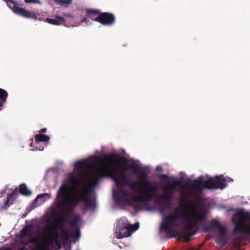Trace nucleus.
I'll return each mask as SVG.
<instances>
[{
	"label": "nucleus",
	"instance_id": "nucleus-34",
	"mask_svg": "<svg viewBox=\"0 0 250 250\" xmlns=\"http://www.w3.org/2000/svg\"><path fill=\"white\" fill-rule=\"evenodd\" d=\"M79 228H80V226L82 225V219H81V218L80 215H79ZM80 236H81V233H80V230L79 229V238L80 237Z\"/></svg>",
	"mask_w": 250,
	"mask_h": 250
},
{
	"label": "nucleus",
	"instance_id": "nucleus-14",
	"mask_svg": "<svg viewBox=\"0 0 250 250\" xmlns=\"http://www.w3.org/2000/svg\"><path fill=\"white\" fill-rule=\"evenodd\" d=\"M13 10L15 13L26 18L37 19L38 16L34 12L26 10L23 8L20 7L15 5H14Z\"/></svg>",
	"mask_w": 250,
	"mask_h": 250
},
{
	"label": "nucleus",
	"instance_id": "nucleus-39",
	"mask_svg": "<svg viewBox=\"0 0 250 250\" xmlns=\"http://www.w3.org/2000/svg\"><path fill=\"white\" fill-rule=\"evenodd\" d=\"M54 170H55V172H56V171L57 170L56 168H54Z\"/></svg>",
	"mask_w": 250,
	"mask_h": 250
},
{
	"label": "nucleus",
	"instance_id": "nucleus-13",
	"mask_svg": "<svg viewBox=\"0 0 250 250\" xmlns=\"http://www.w3.org/2000/svg\"><path fill=\"white\" fill-rule=\"evenodd\" d=\"M115 15L111 13L101 12L100 17L98 18L99 22L103 25H112L115 21Z\"/></svg>",
	"mask_w": 250,
	"mask_h": 250
},
{
	"label": "nucleus",
	"instance_id": "nucleus-29",
	"mask_svg": "<svg viewBox=\"0 0 250 250\" xmlns=\"http://www.w3.org/2000/svg\"><path fill=\"white\" fill-rule=\"evenodd\" d=\"M56 2L59 3L62 5L71 4V0H54Z\"/></svg>",
	"mask_w": 250,
	"mask_h": 250
},
{
	"label": "nucleus",
	"instance_id": "nucleus-24",
	"mask_svg": "<svg viewBox=\"0 0 250 250\" xmlns=\"http://www.w3.org/2000/svg\"><path fill=\"white\" fill-rule=\"evenodd\" d=\"M8 97V93L6 90L0 88V101L5 103Z\"/></svg>",
	"mask_w": 250,
	"mask_h": 250
},
{
	"label": "nucleus",
	"instance_id": "nucleus-36",
	"mask_svg": "<svg viewBox=\"0 0 250 250\" xmlns=\"http://www.w3.org/2000/svg\"><path fill=\"white\" fill-rule=\"evenodd\" d=\"M84 10L83 9H79V13L82 14V13H84Z\"/></svg>",
	"mask_w": 250,
	"mask_h": 250
},
{
	"label": "nucleus",
	"instance_id": "nucleus-20",
	"mask_svg": "<svg viewBox=\"0 0 250 250\" xmlns=\"http://www.w3.org/2000/svg\"><path fill=\"white\" fill-rule=\"evenodd\" d=\"M190 192H187L186 193H182L180 196V201H179V206L184 209H185L187 208V199L190 196Z\"/></svg>",
	"mask_w": 250,
	"mask_h": 250
},
{
	"label": "nucleus",
	"instance_id": "nucleus-21",
	"mask_svg": "<svg viewBox=\"0 0 250 250\" xmlns=\"http://www.w3.org/2000/svg\"><path fill=\"white\" fill-rule=\"evenodd\" d=\"M31 225L25 226L21 230V237H29L31 236Z\"/></svg>",
	"mask_w": 250,
	"mask_h": 250
},
{
	"label": "nucleus",
	"instance_id": "nucleus-19",
	"mask_svg": "<svg viewBox=\"0 0 250 250\" xmlns=\"http://www.w3.org/2000/svg\"><path fill=\"white\" fill-rule=\"evenodd\" d=\"M18 191L16 189L14 190L11 193L7 195L6 200L4 202L5 206L8 207L10 205H12L18 195Z\"/></svg>",
	"mask_w": 250,
	"mask_h": 250
},
{
	"label": "nucleus",
	"instance_id": "nucleus-22",
	"mask_svg": "<svg viewBox=\"0 0 250 250\" xmlns=\"http://www.w3.org/2000/svg\"><path fill=\"white\" fill-rule=\"evenodd\" d=\"M19 192L22 195L29 196L32 194V192L28 189L25 184H21L19 187Z\"/></svg>",
	"mask_w": 250,
	"mask_h": 250
},
{
	"label": "nucleus",
	"instance_id": "nucleus-11",
	"mask_svg": "<svg viewBox=\"0 0 250 250\" xmlns=\"http://www.w3.org/2000/svg\"><path fill=\"white\" fill-rule=\"evenodd\" d=\"M101 11L98 9H86L85 15L81 17V22H85L87 24L89 21L88 19L99 22L98 18L100 17Z\"/></svg>",
	"mask_w": 250,
	"mask_h": 250
},
{
	"label": "nucleus",
	"instance_id": "nucleus-2",
	"mask_svg": "<svg viewBox=\"0 0 250 250\" xmlns=\"http://www.w3.org/2000/svg\"><path fill=\"white\" fill-rule=\"evenodd\" d=\"M207 212L205 209L198 211L194 208L181 215L180 208L176 207L172 213L164 217L160 228L166 232L170 233L172 232V228L177 227V221L182 218L185 223L184 230L186 231L183 232V237L186 241H189L191 236L197 232L199 229L198 224L205 220Z\"/></svg>",
	"mask_w": 250,
	"mask_h": 250
},
{
	"label": "nucleus",
	"instance_id": "nucleus-12",
	"mask_svg": "<svg viewBox=\"0 0 250 250\" xmlns=\"http://www.w3.org/2000/svg\"><path fill=\"white\" fill-rule=\"evenodd\" d=\"M28 242H23L21 240V243L27 245L28 243H32L35 245V248L32 250H49L48 248L46 245V241L43 243H41L40 242V238L37 236H29Z\"/></svg>",
	"mask_w": 250,
	"mask_h": 250
},
{
	"label": "nucleus",
	"instance_id": "nucleus-4",
	"mask_svg": "<svg viewBox=\"0 0 250 250\" xmlns=\"http://www.w3.org/2000/svg\"><path fill=\"white\" fill-rule=\"evenodd\" d=\"M83 168L87 169L88 173L87 174L85 183L82 184L81 174V172H79V203L80 202L84 203L83 209V212H85L95 207V202L90 198V194L93 191L94 188L98 185L99 181L95 172H103V171L96 167L90 168L83 167L81 168L82 172Z\"/></svg>",
	"mask_w": 250,
	"mask_h": 250
},
{
	"label": "nucleus",
	"instance_id": "nucleus-17",
	"mask_svg": "<svg viewBox=\"0 0 250 250\" xmlns=\"http://www.w3.org/2000/svg\"><path fill=\"white\" fill-rule=\"evenodd\" d=\"M44 236L46 238V240L54 241L56 245L59 248H61V243L59 240V232H44Z\"/></svg>",
	"mask_w": 250,
	"mask_h": 250
},
{
	"label": "nucleus",
	"instance_id": "nucleus-18",
	"mask_svg": "<svg viewBox=\"0 0 250 250\" xmlns=\"http://www.w3.org/2000/svg\"><path fill=\"white\" fill-rule=\"evenodd\" d=\"M46 21L48 23L53 25H60L64 23L66 20L61 16H56L54 19L47 18Z\"/></svg>",
	"mask_w": 250,
	"mask_h": 250
},
{
	"label": "nucleus",
	"instance_id": "nucleus-41",
	"mask_svg": "<svg viewBox=\"0 0 250 250\" xmlns=\"http://www.w3.org/2000/svg\"><path fill=\"white\" fill-rule=\"evenodd\" d=\"M249 233H250V228L249 229Z\"/></svg>",
	"mask_w": 250,
	"mask_h": 250
},
{
	"label": "nucleus",
	"instance_id": "nucleus-33",
	"mask_svg": "<svg viewBox=\"0 0 250 250\" xmlns=\"http://www.w3.org/2000/svg\"><path fill=\"white\" fill-rule=\"evenodd\" d=\"M73 221L76 225L78 223V215H76L75 216Z\"/></svg>",
	"mask_w": 250,
	"mask_h": 250
},
{
	"label": "nucleus",
	"instance_id": "nucleus-28",
	"mask_svg": "<svg viewBox=\"0 0 250 250\" xmlns=\"http://www.w3.org/2000/svg\"><path fill=\"white\" fill-rule=\"evenodd\" d=\"M218 229H219L220 236H224L227 232L226 228L224 226L220 225Z\"/></svg>",
	"mask_w": 250,
	"mask_h": 250
},
{
	"label": "nucleus",
	"instance_id": "nucleus-27",
	"mask_svg": "<svg viewBox=\"0 0 250 250\" xmlns=\"http://www.w3.org/2000/svg\"><path fill=\"white\" fill-rule=\"evenodd\" d=\"M69 239V234L66 230H63L62 232V239L63 241H67Z\"/></svg>",
	"mask_w": 250,
	"mask_h": 250
},
{
	"label": "nucleus",
	"instance_id": "nucleus-37",
	"mask_svg": "<svg viewBox=\"0 0 250 250\" xmlns=\"http://www.w3.org/2000/svg\"><path fill=\"white\" fill-rule=\"evenodd\" d=\"M164 211H165L164 208H161L160 209V212H161V213H164Z\"/></svg>",
	"mask_w": 250,
	"mask_h": 250
},
{
	"label": "nucleus",
	"instance_id": "nucleus-26",
	"mask_svg": "<svg viewBox=\"0 0 250 250\" xmlns=\"http://www.w3.org/2000/svg\"><path fill=\"white\" fill-rule=\"evenodd\" d=\"M46 197H47L48 198H50L51 197V196L48 193H43L40 195H39L37 198V200H42L43 202H44L45 200L46 199Z\"/></svg>",
	"mask_w": 250,
	"mask_h": 250
},
{
	"label": "nucleus",
	"instance_id": "nucleus-25",
	"mask_svg": "<svg viewBox=\"0 0 250 250\" xmlns=\"http://www.w3.org/2000/svg\"><path fill=\"white\" fill-rule=\"evenodd\" d=\"M220 223L219 222L216 220H212L210 221L209 227L211 228L212 229H215L216 228H218L220 226Z\"/></svg>",
	"mask_w": 250,
	"mask_h": 250
},
{
	"label": "nucleus",
	"instance_id": "nucleus-7",
	"mask_svg": "<svg viewBox=\"0 0 250 250\" xmlns=\"http://www.w3.org/2000/svg\"><path fill=\"white\" fill-rule=\"evenodd\" d=\"M159 178L163 180H167V184L163 187V189L164 191V194L158 196L156 200V202H158L160 199L165 200V202L162 204L163 207L165 208H170L169 202L172 197V192L175 188L178 187H182L184 189H190V185L188 186V183L183 185L182 181L181 179L174 180L173 182H170L168 181V176L164 174L160 175Z\"/></svg>",
	"mask_w": 250,
	"mask_h": 250
},
{
	"label": "nucleus",
	"instance_id": "nucleus-1",
	"mask_svg": "<svg viewBox=\"0 0 250 250\" xmlns=\"http://www.w3.org/2000/svg\"><path fill=\"white\" fill-rule=\"evenodd\" d=\"M127 159L120 157L118 154H112L110 156H94L88 160H79V172L81 171L83 167H96L100 169L103 172H95L100 179L104 177H110L116 183L118 188H123L128 186L130 188L134 189L137 186L136 182H128V177L126 171L132 169L135 173L138 172L139 167L135 164L124 167L122 164H125Z\"/></svg>",
	"mask_w": 250,
	"mask_h": 250
},
{
	"label": "nucleus",
	"instance_id": "nucleus-5",
	"mask_svg": "<svg viewBox=\"0 0 250 250\" xmlns=\"http://www.w3.org/2000/svg\"><path fill=\"white\" fill-rule=\"evenodd\" d=\"M139 173L138 181L135 182L138 186L137 192L140 196H132V198L137 202L150 201L156 196L158 187L147 179V173L145 170H141Z\"/></svg>",
	"mask_w": 250,
	"mask_h": 250
},
{
	"label": "nucleus",
	"instance_id": "nucleus-3",
	"mask_svg": "<svg viewBox=\"0 0 250 250\" xmlns=\"http://www.w3.org/2000/svg\"><path fill=\"white\" fill-rule=\"evenodd\" d=\"M73 172L67 176L68 182L71 186L62 184L57 193L58 206L64 208L65 215L72 213L78 204V160L74 164Z\"/></svg>",
	"mask_w": 250,
	"mask_h": 250
},
{
	"label": "nucleus",
	"instance_id": "nucleus-16",
	"mask_svg": "<svg viewBox=\"0 0 250 250\" xmlns=\"http://www.w3.org/2000/svg\"><path fill=\"white\" fill-rule=\"evenodd\" d=\"M132 196H130L128 192L124 190H121L120 192H117L113 194L114 198L118 203H122L123 202H128V198L131 197L132 198ZM139 196H140V194ZM132 199L133 200V199Z\"/></svg>",
	"mask_w": 250,
	"mask_h": 250
},
{
	"label": "nucleus",
	"instance_id": "nucleus-15",
	"mask_svg": "<svg viewBox=\"0 0 250 250\" xmlns=\"http://www.w3.org/2000/svg\"><path fill=\"white\" fill-rule=\"evenodd\" d=\"M13 10L15 13L26 18L37 19L38 16L34 12L26 10L23 8L20 7L15 5H14Z\"/></svg>",
	"mask_w": 250,
	"mask_h": 250
},
{
	"label": "nucleus",
	"instance_id": "nucleus-32",
	"mask_svg": "<svg viewBox=\"0 0 250 250\" xmlns=\"http://www.w3.org/2000/svg\"><path fill=\"white\" fill-rule=\"evenodd\" d=\"M47 131L46 128H43L39 131L40 134L44 133Z\"/></svg>",
	"mask_w": 250,
	"mask_h": 250
},
{
	"label": "nucleus",
	"instance_id": "nucleus-30",
	"mask_svg": "<svg viewBox=\"0 0 250 250\" xmlns=\"http://www.w3.org/2000/svg\"><path fill=\"white\" fill-rule=\"evenodd\" d=\"M26 3H35L41 4L42 2L40 0H24Z\"/></svg>",
	"mask_w": 250,
	"mask_h": 250
},
{
	"label": "nucleus",
	"instance_id": "nucleus-8",
	"mask_svg": "<svg viewBox=\"0 0 250 250\" xmlns=\"http://www.w3.org/2000/svg\"><path fill=\"white\" fill-rule=\"evenodd\" d=\"M234 216L237 219H233V222L235 224L234 232L236 233L247 229L248 233L250 234L249 230L250 227L246 228L244 225L245 221H250V213L247 211H239L234 214Z\"/></svg>",
	"mask_w": 250,
	"mask_h": 250
},
{
	"label": "nucleus",
	"instance_id": "nucleus-10",
	"mask_svg": "<svg viewBox=\"0 0 250 250\" xmlns=\"http://www.w3.org/2000/svg\"><path fill=\"white\" fill-rule=\"evenodd\" d=\"M58 201V200H57ZM57 206L59 208H62V213L63 214L60 217L55 219L53 223L50 225L46 226L44 229V232H58V229L62 228L63 224L65 222V216H68L73 214V212L69 214L65 215L64 212V208L63 207H59L58 206V203Z\"/></svg>",
	"mask_w": 250,
	"mask_h": 250
},
{
	"label": "nucleus",
	"instance_id": "nucleus-35",
	"mask_svg": "<svg viewBox=\"0 0 250 250\" xmlns=\"http://www.w3.org/2000/svg\"><path fill=\"white\" fill-rule=\"evenodd\" d=\"M4 103H5L3 102L2 101H0V110L1 109V108Z\"/></svg>",
	"mask_w": 250,
	"mask_h": 250
},
{
	"label": "nucleus",
	"instance_id": "nucleus-40",
	"mask_svg": "<svg viewBox=\"0 0 250 250\" xmlns=\"http://www.w3.org/2000/svg\"><path fill=\"white\" fill-rule=\"evenodd\" d=\"M138 207H135V208L136 209Z\"/></svg>",
	"mask_w": 250,
	"mask_h": 250
},
{
	"label": "nucleus",
	"instance_id": "nucleus-9",
	"mask_svg": "<svg viewBox=\"0 0 250 250\" xmlns=\"http://www.w3.org/2000/svg\"><path fill=\"white\" fill-rule=\"evenodd\" d=\"M138 225L136 226V224H135V226L133 227L127 222L120 221L118 225L116 227V230L119 232L118 236L117 237L122 238L129 236L132 232L138 229Z\"/></svg>",
	"mask_w": 250,
	"mask_h": 250
},
{
	"label": "nucleus",
	"instance_id": "nucleus-31",
	"mask_svg": "<svg viewBox=\"0 0 250 250\" xmlns=\"http://www.w3.org/2000/svg\"><path fill=\"white\" fill-rule=\"evenodd\" d=\"M74 237L76 239L78 238V228L77 227L75 228Z\"/></svg>",
	"mask_w": 250,
	"mask_h": 250
},
{
	"label": "nucleus",
	"instance_id": "nucleus-23",
	"mask_svg": "<svg viewBox=\"0 0 250 250\" xmlns=\"http://www.w3.org/2000/svg\"><path fill=\"white\" fill-rule=\"evenodd\" d=\"M35 139L37 142H47L50 140V137L46 135L39 133L35 135Z\"/></svg>",
	"mask_w": 250,
	"mask_h": 250
},
{
	"label": "nucleus",
	"instance_id": "nucleus-38",
	"mask_svg": "<svg viewBox=\"0 0 250 250\" xmlns=\"http://www.w3.org/2000/svg\"><path fill=\"white\" fill-rule=\"evenodd\" d=\"M157 169H161V167H157Z\"/></svg>",
	"mask_w": 250,
	"mask_h": 250
},
{
	"label": "nucleus",
	"instance_id": "nucleus-6",
	"mask_svg": "<svg viewBox=\"0 0 250 250\" xmlns=\"http://www.w3.org/2000/svg\"><path fill=\"white\" fill-rule=\"evenodd\" d=\"M227 186L226 180L221 176H216L204 181L202 178L194 180L190 184V189L197 194H201L205 188L223 189Z\"/></svg>",
	"mask_w": 250,
	"mask_h": 250
}]
</instances>
